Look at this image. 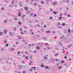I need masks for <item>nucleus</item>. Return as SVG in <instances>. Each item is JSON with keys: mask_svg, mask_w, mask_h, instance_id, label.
Listing matches in <instances>:
<instances>
[{"mask_svg": "<svg viewBox=\"0 0 73 73\" xmlns=\"http://www.w3.org/2000/svg\"><path fill=\"white\" fill-rule=\"evenodd\" d=\"M36 68V67H34V68H33V69H34V70H35L36 68Z\"/></svg>", "mask_w": 73, "mask_h": 73, "instance_id": "52", "label": "nucleus"}, {"mask_svg": "<svg viewBox=\"0 0 73 73\" xmlns=\"http://www.w3.org/2000/svg\"><path fill=\"white\" fill-rule=\"evenodd\" d=\"M23 28H24V29H28V28H27V27H26V26H24Z\"/></svg>", "mask_w": 73, "mask_h": 73, "instance_id": "20", "label": "nucleus"}, {"mask_svg": "<svg viewBox=\"0 0 73 73\" xmlns=\"http://www.w3.org/2000/svg\"><path fill=\"white\" fill-rule=\"evenodd\" d=\"M17 5H15V7H17Z\"/></svg>", "mask_w": 73, "mask_h": 73, "instance_id": "48", "label": "nucleus"}, {"mask_svg": "<svg viewBox=\"0 0 73 73\" xmlns=\"http://www.w3.org/2000/svg\"><path fill=\"white\" fill-rule=\"evenodd\" d=\"M32 15H33V14L31 13V14L30 15V16H32Z\"/></svg>", "mask_w": 73, "mask_h": 73, "instance_id": "56", "label": "nucleus"}, {"mask_svg": "<svg viewBox=\"0 0 73 73\" xmlns=\"http://www.w3.org/2000/svg\"><path fill=\"white\" fill-rule=\"evenodd\" d=\"M26 65L25 66H22V68L23 69H24L26 67Z\"/></svg>", "mask_w": 73, "mask_h": 73, "instance_id": "6", "label": "nucleus"}, {"mask_svg": "<svg viewBox=\"0 0 73 73\" xmlns=\"http://www.w3.org/2000/svg\"><path fill=\"white\" fill-rule=\"evenodd\" d=\"M57 4V2L56 1H55L54 3H53V5H56Z\"/></svg>", "mask_w": 73, "mask_h": 73, "instance_id": "2", "label": "nucleus"}, {"mask_svg": "<svg viewBox=\"0 0 73 73\" xmlns=\"http://www.w3.org/2000/svg\"><path fill=\"white\" fill-rule=\"evenodd\" d=\"M7 31L5 30L4 31V33H7Z\"/></svg>", "mask_w": 73, "mask_h": 73, "instance_id": "33", "label": "nucleus"}, {"mask_svg": "<svg viewBox=\"0 0 73 73\" xmlns=\"http://www.w3.org/2000/svg\"><path fill=\"white\" fill-rule=\"evenodd\" d=\"M22 62L23 64H24V61L23 60Z\"/></svg>", "mask_w": 73, "mask_h": 73, "instance_id": "57", "label": "nucleus"}, {"mask_svg": "<svg viewBox=\"0 0 73 73\" xmlns=\"http://www.w3.org/2000/svg\"><path fill=\"white\" fill-rule=\"evenodd\" d=\"M12 4H13V3H14V1H12L11 2Z\"/></svg>", "mask_w": 73, "mask_h": 73, "instance_id": "31", "label": "nucleus"}, {"mask_svg": "<svg viewBox=\"0 0 73 73\" xmlns=\"http://www.w3.org/2000/svg\"><path fill=\"white\" fill-rule=\"evenodd\" d=\"M18 16H21V13H19V14H18Z\"/></svg>", "mask_w": 73, "mask_h": 73, "instance_id": "24", "label": "nucleus"}, {"mask_svg": "<svg viewBox=\"0 0 73 73\" xmlns=\"http://www.w3.org/2000/svg\"><path fill=\"white\" fill-rule=\"evenodd\" d=\"M41 4H44V2L43 1H42L41 2Z\"/></svg>", "mask_w": 73, "mask_h": 73, "instance_id": "29", "label": "nucleus"}, {"mask_svg": "<svg viewBox=\"0 0 73 73\" xmlns=\"http://www.w3.org/2000/svg\"><path fill=\"white\" fill-rule=\"evenodd\" d=\"M40 47L39 46H37L36 49H40Z\"/></svg>", "mask_w": 73, "mask_h": 73, "instance_id": "23", "label": "nucleus"}, {"mask_svg": "<svg viewBox=\"0 0 73 73\" xmlns=\"http://www.w3.org/2000/svg\"><path fill=\"white\" fill-rule=\"evenodd\" d=\"M7 20H6L5 21H4V23L5 24H6V23H7Z\"/></svg>", "mask_w": 73, "mask_h": 73, "instance_id": "10", "label": "nucleus"}, {"mask_svg": "<svg viewBox=\"0 0 73 73\" xmlns=\"http://www.w3.org/2000/svg\"><path fill=\"white\" fill-rule=\"evenodd\" d=\"M34 45H35V44H33L31 45V46H34Z\"/></svg>", "mask_w": 73, "mask_h": 73, "instance_id": "39", "label": "nucleus"}, {"mask_svg": "<svg viewBox=\"0 0 73 73\" xmlns=\"http://www.w3.org/2000/svg\"><path fill=\"white\" fill-rule=\"evenodd\" d=\"M64 15H65V16H66V13H64Z\"/></svg>", "mask_w": 73, "mask_h": 73, "instance_id": "51", "label": "nucleus"}, {"mask_svg": "<svg viewBox=\"0 0 73 73\" xmlns=\"http://www.w3.org/2000/svg\"><path fill=\"white\" fill-rule=\"evenodd\" d=\"M32 69H30L29 71H30V72H31V71H32Z\"/></svg>", "mask_w": 73, "mask_h": 73, "instance_id": "46", "label": "nucleus"}, {"mask_svg": "<svg viewBox=\"0 0 73 73\" xmlns=\"http://www.w3.org/2000/svg\"><path fill=\"white\" fill-rule=\"evenodd\" d=\"M61 61V63H62V64H63V63H64V61H63V60H62Z\"/></svg>", "mask_w": 73, "mask_h": 73, "instance_id": "26", "label": "nucleus"}, {"mask_svg": "<svg viewBox=\"0 0 73 73\" xmlns=\"http://www.w3.org/2000/svg\"><path fill=\"white\" fill-rule=\"evenodd\" d=\"M49 0L50 1H52V0H47V1H48Z\"/></svg>", "mask_w": 73, "mask_h": 73, "instance_id": "62", "label": "nucleus"}, {"mask_svg": "<svg viewBox=\"0 0 73 73\" xmlns=\"http://www.w3.org/2000/svg\"><path fill=\"white\" fill-rule=\"evenodd\" d=\"M66 2H67V3H69V1L68 0H66Z\"/></svg>", "mask_w": 73, "mask_h": 73, "instance_id": "60", "label": "nucleus"}, {"mask_svg": "<svg viewBox=\"0 0 73 73\" xmlns=\"http://www.w3.org/2000/svg\"><path fill=\"white\" fill-rule=\"evenodd\" d=\"M25 53V54H28L29 53H28V52H26Z\"/></svg>", "mask_w": 73, "mask_h": 73, "instance_id": "54", "label": "nucleus"}, {"mask_svg": "<svg viewBox=\"0 0 73 73\" xmlns=\"http://www.w3.org/2000/svg\"><path fill=\"white\" fill-rule=\"evenodd\" d=\"M24 32H25V33H27V31L25 30L24 31Z\"/></svg>", "mask_w": 73, "mask_h": 73, "instance_id": "32", "label": "nucleus"}, {"mask_svg": "<svg viewBox=\"0 0 73 73\" xmlns=\"http://www.w3.org/2000/svg\"><path fill=\"white\" fill-rule=\"evenodd\" d=\"M47 49H50V47H48L47 48Z\"/></svg>", "mask_w": 73, "mask_h": 73, "instance_id": "55", "label": "nucleus"}, {"mask_svg": "<svg viewBox=\"0 0 73 73\" xmlns=\"http://www.w3.org/2000/svg\"><path fill=\"white\" fill-rule=\"evenodd\" d=\"M4 50V48H1V50L2 51H3Z\"/></svg>", "mask_w": 73, "mask_h": 73, "instance_id": "28", "label": "nucleus"}, {"mask_svg": "<svg viewBox=\"0 0 73 73\" xmlns=\"http://www.w3.org/2000/svg\"><path fill=\"white\" fill-rule=\"evenodd\" d=\"M68 17H70V15H68Z\"/></svg>", "mask_w": 73, "mask_h": 73, "instance_id": "42", "label": "nucleus"}, {"mask_svg": "<svg viewBox=\"0 0 73 73\" xmlns=\"http://www.w3.org/2000/svg\"><path fill=\"white\" fill-rule=\"evenodd\" d=\"M45 69H48V66H46L45 67Z\"/></svg>", "mask_w": 73, "mask_h": 73, "instance_id": "38", "label": "nucleus"}, {"mask_svg": "<svg viewBox=\"0 0 73 73\" xmlns=\"http://www.w3.org/2000/svg\"><path fill=\"white\" fill-rule=\"evenodd\" d=\"M0 35L1 36L2 35V34H3V33L2 32H0Z\"/></svg>", "mask_w": 73, "mask_h": 73, "instance_id": "35", "label": "nucleus"}, {"mask_svg": "<svg viewBox=\"0 0 73 73\" xmlns=\"http://www.w3.org/2000/svg\"><path fill=\"white\" fill-rule=\"evenodd\" d=\"M10 34L11 35V36H12V33H11V32L10 33Z\"/></svg>", "mask_w": 73, "mask_h": 73, "instance_id": "47", "label": "nucleus"}, {"mask_svg": "<svg viewBox=\"0 0 73 73\" xmlns=\"http://www.w3.org/2000/svg\"><path fill=\"white\" fill-rule=\"evenodd\" d=\"M59 20H61V19H62V17H59Z\"/></svg>", "mask_w": 73, "mask_h": 73, "instance_id": "13", "label": "nucleus"}, {"mask_svg": "<svg viewBox=\"0 0 73 73\" xmlns=\"http://www.w3.org/2000/svg\"><path fill=\"white\" fill-rule=\"evenodd\" d=\"M33 52L34 54H36V53H37V50H34V51H33Z\"/></svg>", "mask_w": 73, "mask_h": 73, "instance_id": "4", "label": "nucleus"}, {"mask_svg": "<svg viewBox=\"0 0 73 73\" xmlns=\"http://www.w3.org/2000/svg\"><path fill=\"white\" fill-rule=\"evenodd\" d=\"M36 3H35L34 4V5H35V6H36Z\"/></svg>", "mask_w": 73, "mask_h": 73, "instance_id": "63", "label": "nucleus"}, {"mask_svg": "<svg viewBox=\"0 0 73 73\" xmlns=\"http://www.w3.org/2000/svg\"><path fill=\"white\" fill-rule=\"evenodd\" d=\"M34 17H36V14H34Z\"/></svg>", "mask_w": 73, "mask_h": 73, "instance_id": "37", "label": "nucleus"}, {"mask_svg": "<svg viewBox=\"0 0 73 73\" xmlns=\"http://www.w3.org/2000/svg\"><path fill=\"white\" fill-rule=\"evenodd\" d=\"M37 44H36V46H37L38 45V44H39V45H41V43L39 42H38V43H37Z\"/></svg>", "mask_w": 73, "mask_h": 73, "instance_id": "17", "label": "nucleus"}, {"mask_svg": "<svg viewBox=\"0 0 73 73\" xmlns=\"http://www.w3.org/2000/svg\"><path fill=\"white\" fill-rule=\"evenodd\" d=\"M44 45H48V43H44Z\"/></svg>", "mask_w": 73, "mask_h": 73, "instance_id": "12", "label": "nucleus"}, {"mask_svg": "<svg viewBox=\"0 0 73 73\" xmlns=\"http://www.w3.org/2000/svg\"><path fill=\"white\" fill-rule=\"evenodd\" d=\"M26 56L25 55H23L22 56V57H25Z\"/></svg>", "mask_w": 73, "mask_h": 73, "instance_id": "43", "label": "nucleus"}, {"mask_svg": "<svg viewBox=\"0 0 73 73\" xmlns=\"http://www.w3.org/2000/svg\"><path fill=\"white\" fill-rule=\"evenodd\" d=\"M71 4L72 5H73V2H72L71 3Z\"/></svg>", "mask_w": 73, "mask_h": 73, "instance_id": "64", "label": "nucleus"}, {"mask_svg": "<svg viewBox=\"0 0 73 73\" xmlns=\"http://www.w3.org/2000/svg\"><path fill=\"white\" fill-rule=\"evenodd\" d=\"M17 54H18V55H20V52L18 51V52H17Z\"/></svg>", "mask_w": 73, "mask_h": 73, "instance_id": "14", "label": "nucleus"}, {"mask_svg": "<svg viewBox=\"0 0 73 73\" xmlns=\"http://www.w3.org/2000/svg\"><path fill=\"white\" fill-rule=\"evenodd\" d=\"M42 39H43V40H46V38L45 37H42Z\"/></svg>", "mask_w": 73, "mask_h": 73, "instance_id": "5", "label": "nucleus"}, {"mask_svg": "<svg viewBox=\"0 0 73 73\" xmlns=\"http://www.w3.org/2000/svg\"><path fill=\"white\" fill-rule=\"evenodd\" d=\"M64 58H66V56H64Z\"/></svg>", "mask_w": 73, "mask_h": 73, "instance_id": "59", "label": "nucleus"}, {"mask_svg": "<svg viewBox=\"0 0 73 73\" xmlns=\"http://www.w3.org/2000/svg\"><path fill=\"white\" fill-rule=\"evenodd\" d=\"M1 9H2L3 11L4 10V8L3 7H2V8H1Z\"/></svg>", "mask_w": 73, "mask_h": 73, "instance_id": "44", "label": "nucleus"}, {"mask_svg": "<svg viewBox=\"0 0 73 73\" xmlns=\"http://www.w3.org/2000/svg\"><path fill=\"white\" fill-rule=\"evenodd\" d=\"M23 73H25V70H24L23 71Z\"/></svg>", "mask_w": 73, "mask_h": 73, "instance_id": "36", "label": "nucleus"}, {"mask_svg": "<svg viewBox=\"0 0 73 73\" xmlns=\"http://www.w3.org/2000/svg\"><path fill=\"white\" fill-rule=\"evenodd\" d=\"M65 25V23H63L62 24V26H64Z\"/></svg>", "mask_w": 73, "mask_h": 73, "instance_id": "19", "label": "nucleus"}, {"mask_svg": "<svg viewBox=\"0 0 73 73\" xmlns=\"http://www.w3.org/2000/svg\"><path fill=\"white\" fill-rule=\"evenodd\" d=\"M14 50V49L13 48H12L11 49V50L13 51Z\"/></svg>", "mask_w": 73, "mask_h": 73, "instance_id": "50", "label": "nucleus"}, {"mask_svg": "<svg viewBox=\"0 0 73 73\" xmlns=\"http://www.w3.org/2000/svg\"><path fill=\"white\" fill-rule=\"evenodd\" d=\"M25 11H28V8L27 7H24Z\"/></svg>", "mask_w": 73, "mask_h": 73, "instance_id": "1", "label": "nucleus"}, {"mask_svg": "<svg viewBox=\"0 0 73 73\" xmlns=\"http://www.w3.org/2000/svg\"><path fill=\"white\" fill-rule=\"evenodd\" d=\"M29 13V11L27 12L26 13Z\"/></svg>", "mask_w": 73, "mask_h": 73, "instance_id": "58", "label": "nucleus"}, {"mask_svg": "<svg viewBox=\"0 0 73 73\" xmlns=\"http://www.w3.org/2000/svg\"><path fill=\"white\" fill-rule=\"evenodd\" d=\"M6 46H8V44H6Z\"/></svg>", "mask_w": 73, "mask_h": 73, "instance_id": "41", "label": "nucleus"}, {"mask_svg": "<svg viewBox=\"0 0 73 73\" xmlns=\"http://www.w3.org/2000/svg\"><path fill=\"white\" fill-rule=\"evenodd\" d=\"M18 24L19 25H21V23L20 21H19L18 22Z\"/></svg>", "mask_w": 73, "mask_h": 73, "instance_id": "16", "label": "nucleus"}, {"mask_svg": "<svg viewBox=\"0 0 73 73\" xmlns=\"http://www.w3.org/2000/svg\"><path fill=\"white\" fill-rule=\"evenodd\" d=\"M41 30L42 32H44V30L43 29H41Z\"/></svg>", "mask_w": 73, "mask_h": 73, "instance_id": "18", "label": "nucleus"}, {"mask_svg": "<svg viewBox=\"0 0 73 73\" xmlns=\"http://www.w3.org/2000/svg\"><path fill=\"white\" fill-rule=\"evenodd\" d=\"M29 62H30V63H31V64L33 62V60H32L31 61H30Z\"/></svg>", "mask_w": 73, "mask_h": 73, "instance_id": "25", "label": "nucleus"}, {"mask_svg": "<svg viewBox=\"0 0 73 73\" xmlns=\"http://www.w3.org/2000/svg\"><path fill=\"white\" fill-rule=\"evenodd\" d=\"M58 68L60 69H61V68H62V67H58Z\"/></svg>", "mask_w": 73, "mask_h": 73, "instance_id": "34", "label": "nucleus"}, {"mask_svg": "<svg viewBox=\"0 0 73 73\" xmlns=\"http://www.w3.org/2000/svg\"><path fill=\"white\" fill-rule=\"evenodd\" d=\"M7 42V40L6 39H5L4 41V43H5V44H6Z\"/></svg>", "mask_w": 73, "mask_h": 73, "instance_id": "9", "label": "nucleus"}, {"mask_svg": "<svg viewBox=\"0 0 73 73\" xmlns=\"http://www.w3.org/2000/svg\"><path fill=\"white\" fill-rule=\"evenodd\" d=\"M41 66L42 68H44V66L42 65V64H41Z\"/></svg>", "mask_w": 73, "mask_h": 73, "instance_id": "22", "label": "nucleus"}, {"mask_svg": "<svg viewBox=\"0 0 73 73\" xmlns=\"http://www.w3.org/2000/svg\"><path fill=\"white\" fill-rule=\"evenodd\" d=\"M53 13H54L55 15H56V12L55 11H54L53 12Z\"/></svg>", "mask_w": 73, "mask_h": 73, "instance_id": "21", "label": "nucleus"}, {"mask_svg": "<svg viewBox=\"0 0 73 73\" xmlns=\"http://www.w3.org/2000/svg\"><path fill=\"white\" fill-rule=\"evenodd\" d=\"M31 44H28V46H31Z\"/></svg>", "mask_w": 73, "mask_h": 73, "instance_id": "40", "label": "nucleus"}, {"mask_svg": "<svg viewBox=\"0 0 73 73\" xmlns=\"http://www.w3.org/2000/svg\"><path fill=\"white\" fill-rule=\"evenodd\" d=\"M44 58H45V59H46L47 58V57H46V56H45L44 57Z\"/></svg>", "mask_w": 73, "mask_h": 73, "instance_id": "45", "label": "nucleus"}, {"mask_svg": "<svg viewBox=\"0 0 73 73\" xmlns=\"http://www.w3.org/2000/svg\"><path fill=\"white\" fill-rule=\"evenodd\" d=\"M20 3H21V4H19V6L20 7H21V4H22V3H21V1H20Z\"/></svg>", "mask_w": 73, "mask_h": 73, "instance_id": "11", "label": "nucleus"}, {"mask_svg": "<svg viewBox=\"0 0 73 73\" xmlns=\"http://www.w3.org/2000/svg\"><path fill=\"white\" fill-rule=\"evenodd\" d=\"M68 31L69 32V33H70V29H68Z\"/></svg>", "mask_w": 73, "mask_h": 73, "instance_id": "27", "label": "nucleus"}, {"mask_svg": "<svg viewBox=\"0 0 73 73\" xmlns=\"http://www.w3.org/2000/svg\"><path fill=\"white\" fill-rule=\"evenodd\" d=\"M46 32L47 33H49L50 32V31H46Z\"/></svg>", "mask_w": 73, "mask_h": 73, "instance_id": "8", "label": "nucleus"}, {"mask_svg": "<svg viewBox=\"0 0 73 73\" xmlns=\"http://www.w3.org/2000/svg\"><path fill=\"white\" fill-rule=\"evenodd\" d=\"M25 16V15L24 14L23 15H22V18H23V19H24V17Z\"/></svg>", "mask_w": 73, "mask_h": 73, "instance_id": "7", "label": "nucleus"}, {"mask_svg": "<svg viewBox=\"0 0 73 73\" xmlns=\"http://www.w3.org/2000/svg\"><path fill=\"white\" fill-rule=\"evenodd\" d=\"M19 68V69H21L22 67H23V66H20V65H18Z\"/></svg>", "mask_w": 73, "mask_h": 73, "instance_id": "3", "label": "nucleus"}, {"mask_svg": "<svg viewBox=\"0 0 73 73\" xmlns=\"http://www.w3.org/2000/svg\"><path fill=\"white\" fill-rule=\"evenodd\" d=\"M50 19H53V17H50Z\"/></svg>", "mask_w": 73, "mask_h": 73, "instance_id": "49", "label": "nucleus"}, {"mask_svg": "<svg viewBox=\"0 0 73 73\" xmlns=\"http://www.w3.org/2000/svg\"><path fill=\"white\" fill-rule=\"evenodd\" d=\"M63 20H65V17H63Z\"/></svg>", "mask_w": 73, "mask_h": 73, "instance_id": "61", "label": "nucleus"}, {"mask_svg": "<svg viewBox=\"0 0 73 73\" xmlns=\"http://www.w3.org/2000/svg\"><path fill=\"white\" fill-rule=\"evenodd\" d=\"M57 55H58V54H57V53L56 54V55H55V56L56 57L58 56H57Z\"/></svg>", "mask_w": 73, "mask_h": 73, "instance_id": "30", "label": "nucleus"}, {"mask_svg": "<svg viewBox=\"0 0 73 73\" xmlns=\"http://www.w3.org/2000/svg\"><path fill=\"white\" fill-rule=\"evenodd\" d=\"M21 34H22V35H24V33H23V32H21Z\"/></svg>", "mask_w": 73, "mask_h": 73, "instance_id": "53", "label": "nucleus"}, {"mask_svg": "<svg viewBox=\"0 0 73 73\" xmlns=\"http://www.w3.org/2000/svg\"><path fill=\"white\" fill-rule=\"evenodd\" d=\"M39 37V35H37L35 36V38H36L37 37Z\"/></svg>", "mask_w": 73, "mask_h": 73, "instance_id": "15", "label": "nucleus"}]
</instances>
